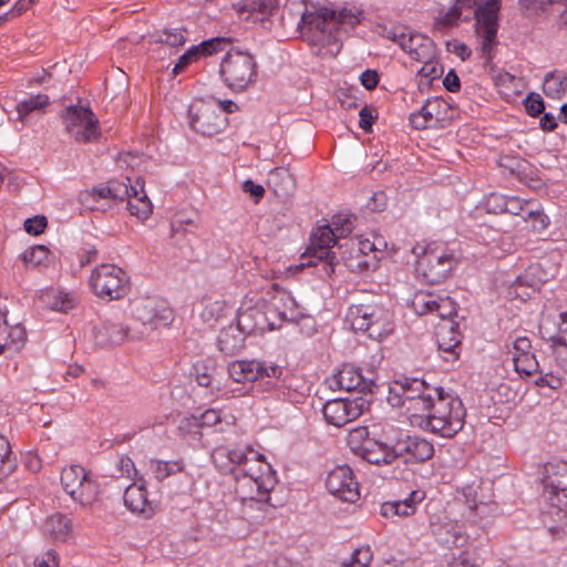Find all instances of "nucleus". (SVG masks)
<instances>
[{"label": "nucleus", "mask_w": 567, "mask_h": 567, "mask_svg": "<svg viewBox=\"0 0 567 567\" xmlns=\"http://www.w3.org/2000/svg\"><path fill=\"white\" fill-rule=\"evenodd\" d=\"M128 329L121 323L104 322L97 330L95 338L102 346H113L124 342L127 338Z\"/></svg>", "instance_id": "32"}, {"label": "nucleus", "mask_w": 567, "mask_h": 567, "mask_svg": "<svg viewBox=\"0 0 567 567\" xmlns=\"http://www.w3.org/2000/svg\"><path fill=\"white\" fill-rule=\"evenodd\" d=\"M326 487L330 494L343 502L355 503L360 498L359 484L348 465H340L328 473Z\"/></svg>", "instance_id": "17"}, {"label": "nucleus", "mask_w": 567, "mask_h": 567, "mask_svg": "<svg viewBox=\"0 0 567 567\" xmlns=\"http://www.w3.org/2000/svg\"><path fill=\"white\" fill-rule=\"evenodd\" d=\"M398 427L390 423L352 429L347 443L354 455L374 465H390L396 458L394 434Z\"/></svg>", "instance_id": "4"}, {"label": "nucleus", "mask_w": 567, "mask_h": 567, "mask_svg": "<svg viewBox=\"0 0 567 567\" xmlns=\"http://www.w3.org/2000/svg\"><path fill=\"white\" fill-rule=\"evenodd\" d=\"M89 284L95 296L109 301L123 299L131 289L127 274L113 264H102L94 268Z\"/></svg>", "instance_id": "10"}, {"label": "nucleus", "mask_w": 567, "mask_h": 567, "mask_svg": "<svg viewBox=\"0 0 567 567\" xmlns=\"http://www.w3.org/2000/svg\"><path fill=\"white\" fill-rule=\"evenodd\" d=\"M503 200V210L512 215H520L525 206L529 205V202H523L518 197H505Z\"/></svg>", "instance_id": "63"}, {"label": "nucleus", "mask_w": 567, "mask_h": 567, "mask_svg": "<svg viewBox=\"0 0 567 567\" xmlns=\"http://www.w3.org/2000/svg\"><path fill=\"white\" fill-rule=\"evenodd\" d=\"M235 327L238 328L245 337L264 332L266 329V315L257 308H249L238 315L237 324Z\"/></svg>", "instance_id": "28"}, {"label": "nucleus", "mask_w": 567, "mask_h": 567, "mask_svg": "<svg viewBox=\"0 0 567 567\" xmlns=\"http://www.w3.org/2000/svg\"><path fill=\"white\" fill-rule=\"evenodd\" d=\"M535 385L544 388L547 386L551 390H557L563 386V379L553 372L542 374L535 380Z\"/></svg>", "instance_id": "62"}, {"label": "nucleus", "mask_w": 567, "mask_h": 567, "mask_svg": "<svg viewBox=\"0 0 567 567\" xmlns=\"http://www.w3.org/2000/svg\"><path fill=\"white\" fill-rule=\"evenodd\" d=\"M437 104L430 100L421 107L419 112L412 113L410 116V123L415 130H424L430 126V123L434 120L432 106Z\"/></svg>", "instance_id": "41"}, {"label": "nucleus", "mask_w": 567, "mask_h": 567, "mask_svg": "<svg viewBox=\"0 0 567 567\" xmlns=\"http://www.w3.org/2000/svg\"><path fill=\"white\" fill-rule=\"evenodd\" d=\"M525 221L532 224V227L535 231L542 233L549 225V217L540 210L528 209L526 215L523 216Z\"/></svg>", "instance_id": "50"}, {"label": "nucleus", "mask_w": 567, "mask_h": 567, "mask_svg": "<svg viewBox=\"0 0 567 567\" xmlns=\"http://www.w3.org/2000/svg\"><path fill=\"white\" fill-rule=\"evenodd\" d=\"M373 555L369 546L357 548L351 555V563L344 567H369Z\"/></svg>", "instance_id": "51"}, {"label": "nucleus", "mask_w": 567, "mask_h": 567, "mask_svg": "<svg viewBox=\"0 0 567 567\" xmlns=\"http://www.w3.org/2000/svg\"><path fill=\"white\" fill-rule=\"evenodd\" d=\"M484 563L477 547H468L453 558L452 567H478Z\"/></svg>", "instance_id": "40"}, {"label": "nucleus", "mask_w": 567, "mask_h": 567, "mask_svg": "<svg viewBox=\"0 0 567 567\" xmlns=\"http://www.w3.org/2000/svg\"><path fill=\"white\" fill-rule=\"evenodd\" d=\"M48 226V220L44 216L38 215L32 218H28L24 221V229L28 234L40 235Z\"/></svg>", "instance_id": "60"}, {"label": "nucleus", "mask_w": 567, "mask_h": 567, "mask_svg": "<svg viewBox=\"0 0 567 567\" xmlns=\"http://www.w3.org/2000/svg\"><path fill=\"white\" fill-rule=\"evenodd\" d=\"M361 10L352 11L343 8L336 11L328 7L306 9L301 16L299 28L301 35L309 45L318 48L317 55L336 56L341 50L338 33L341 25L354 28L361 22Z\"/></svg>", "instance_id": "2"}, {"label": "nucleus", "mask_w": 567, "mask_h": 567, "mask_svg": "<svg viewBox=\"0 0 567 567\" xmlns=\"http://www.w3.org/2000/svg\"><path fill=\"white\" fill-rule=\"evenodd\" d=\"M544 94L553 100H560L567 92V74L563 70H553L544 78Z\"/></svg>", "instance_id": "31"}, {"label": "nucleus", "mask_w": 567, "mask_h": 567, "mask_svg": "<svg viewBox=\"0 0 567 567\" xmlns=\"http://www.w3.org/2000/svg\"><path fill=\"white\" fill-rule=\"evenodd\" d=\"M337 257L339 264L342 261L344 267L351 272H364L370 269L372 264L369 255H362L359 251L352 252L351 246L347 241L338 245Z\"/></svg>", "instance_id": "26"}, {"label": "nucleus", "mask_w": 567, "mask_h": 567, "mask_svg": "<svg viewBox=\"0 0 567 567\" xmlns=\"http://www.w3.org/2000/svg\"><path fill=\"white\" fill-rule=\"evenodd\" d=\"M352 228L350 219L338 217L332 220V226L324 224L313 229L308 251L318 259V262H313V265L321 266V271L326 277L331 278L339 266L337 250H333L336 246L338 247L337 239L346 238L351 234Z\"/></svg>", "instance_id": "6"}, {"label": "nucleus", "mask_w": 567, "mask_h": 567, "mask_svg": "<svg viewBox=\"0 0 567 567\" xmlns=\"http://www.w3.org/2000/svg\"><path fill=\"white\" fill-rule=\"evenodd\" d=\"M409 28L399 23H378L374 33L396 43L401 48V43L405 41Z\"/></svg>", "instance_id": "37"}, {"label": "nucleus", "mask_w": 567, "mask_h": 567, "mask_svg": "<svg viewBox=\"0 0 567 567\" xmlns=\"http://www.w3.org/2000/svg\"><path fill=\"white\" fill-rule=\"evenodd\" d=\"M396 458L404 457L405 462L422 463L430 460L434 454L433 444L420 436H411L398 432L394 434Z\"/></svg>", "instance_id": "18"}, {"label": "nucleus", "mask_w": 567, "mask_h": 567, "mask_svg": "<svg viewBox=\"0 0 567 567\" xmlns=\"http://www.w3.org/2000/svg\"><path fill=\"white\" fill-rule=\"evenodd\" d=\"M249 449H227V447H217L214 450L212 454L213 463L216 467H218L224 473H230L234 476L235 467H238L246 462V460L250 456L248 453Z\"/></svg>", "instance_id": "24"}, {"label": "nucleus", "mask_w": 567, "mask_h": 567, "mask_svg": "<svg viewBox=\"0 0 567 567\" xmlns=\"http://www.w3.org/2000/svg\"><path fill=\"white\" fill-rule=\"evenodd\" d=\"M61 117L66 132L76 142L90 143L99 138V121L90 107L70 105L62 111Z\"/></svg>", "instance_id": "11"}, {"label": "nucleus", "mask_w": 567, "mask_h": 567, "mask_svg": "<svg viewBox=\"0 0 567 567\" xmlns=\"http://www.w3.org/2000/svg\"><path fill=\"white\" fill-rule=\"evenodd\" d=\"M226 40L224 38H213L206 41H203L198 45H196L200 56H208L214 53H217L223 50V45Z\"/></svg>", "instance_id": "55"}, {"label": "nucleus", "mask_w": 567, "mask_h": 567, "mask_svg": "<svg viewBox=\"0 0 567 567\" xmlns=\"http://www.w3.org/2000/svg\"><path fill=\"white\" fill-rule=\"evenodd\" d=\"M239 19L256 23L269 13L268 6L264 1L250 0L235 6Z\"/></svg>", "instance_id": "35"}, {"label": "nucleus", "mask_w": 567, "mask_h": 567, "mask_svg": "<svg viewBox=\"0 0 567 567\" xmlns=\"http://www.w3.org/2000/svg\"><path fill=\"white\" fill-rule=\"evenodd\" d=\"M272 307L282 321L297 322L303 317L295 298L286 291H280L274 298Z\"/></svg>", "instance_id": "29"}, {"label": "nucleus", "mask_w": 567, "mask_h": 567, "mask_svg": "<svg viewBox=\"0 0 567 567\" xmlns=\"http://www.w3.org/2000/svg\"><path fill=\"white\" fill-rule=\"evenodd\" d=\"M284 375V368L274 362L266 360H258V381H266L267 390L277 388H290L288 378Z\"/></svg>", "instance_id": "27"}, {"label": "nucleus", "mask_w": 567, "mask_h": 567, "mask_svg": "<svg viewBox=\"0 0 567 567\" xmlns=\"http://www.w3.org/2000/svg\"><path fill=\"white\" fill-rule=\"evenodd\" d=\"M200 56L196 45L189 48L184 54L178 58L177 63L175 64L173 72L178 74L183 72L189 64L197 61Z\"/></svg>", "instance_id": "56"}, {"label": "nucleus", "mask_w": 567, "mask_h": 567, "mask_svg": "<svg viewBox=\"0 0 567 567\" xmlns=\"http://www.w3.org/2000/svg\"><path fill=\"white\" fill-rule=\"evenodd\" d=\"M219 73L224 84L235 93L247 91L257 80V62L252 54L229 51L220 62Z\"/></svg>", "instance_id": "9"}, {"label": "nucleus", "mask_w": 567, "mask_h": 567, "mask_svg": "<svg viewBox=\"0 0 567 567\" xmlns=\"http://www.w3.org/2000/svg\"><path fill=\"white\" fill-rule=\"evenodd\" d=\"M516 372L519 374L532 375L538 370V362L535 354H525L522 357H513Z\"/></svg>", "instance_id": "48"}, {"label": "nucleus", "mask_w": 567, "mask_h": 567, "mask_svg": "<svg viewBox=\"0 0 567 567\" xmlns=\"http://www.w3.org/2000/svg\"><path fill=\"white\" fill-rule=\"evenodd\" d=\"M47 297L54 299L51 305L53 310L68 312L75 307V298L68 292L51 291L47 293Z\"/></svg>", "instance_id": "47"}, {"label": "nucleus", "mask_w": 567, "mask_h": 567, "mask_svg": "<svg viewBox=\"0 0 567 567\" xmlns=\"http://www.w3.org/2000/svg\"><path fill=\"white\" fill-rule=\"evenodd\" d=\"M423 66L419 71L422 78L429 79L430 82L441 78L443 75V66L432 59L423 60Z\"/></svg>", "instance_id": "52"}, {"label": "nucleus", "mask_w": 567, "mask_h": 567, "mask_svg": "<svg viewBox=\"0 0 567 567\" xmlns=\"http://www.w3.org/2000/svg\"><path fill=\"white\" fill-rule=\"evenodd\" d=\"M151 468L155 478L162 482L171 475L183 472L184 464L182 461H152Z\"/></svg>", "instance_id": "39"}, {"label": "nucleus", "mask_w": 567, "mask_h": 567, "mask_svg": "<svg viewBox=\"0 0 567 567\" xmlns=\"http://www.w3.org/2000/svg\"><path fill=\"white\" fill-rule=\"evenodd\" d=\"M461 19V12L452 6L446 12H443L435 18L434 28L440 32H445L449 29L456 27Z\"/></svg>", "instance_id": "44"}, {"label": "nucleus", "mask_w": 567, "mask_h": 567, "mask_svg": "<svg viewBox=\"0 0 567 567\" xmlns=\"http://www.w3.org/2000/svg\"><path fill=\"white\" fill-rule=\"evenodd\" d=\"M439 299L440 297L431 292L419 291L414 295L411 306L420 316L434 313Z\"/></svg>", "instance_id": "38"}, {"label": "nucleus", "mask_w": 567, "mask_h": 567, "mask_svg": "<svg viewBox=\"0 0 567 567\" xmlns=\"http://www.w3.org/2000/svg\"><path fill=\"white\" fill-rule=\"evenodd\" d=\"M478 0H455L453 7L461 12L462 19L468 21L471 14L475 17V9L478 8Z\"/></svg>", "instance_id": "61"}, {"label": "nucleus", "mask_w": 567, "mask_h": 567, "mask_svg": "<svg viewBox=\"0 0 567 567\" xmlns=\"http://www.w3.org/2000/svg\"><path fill=\"white\" fill-rule=\"evenodd\" d=\"M388 401L405 410L410 422L442 437H453L464 426L462 400L423 379L403 378L389 386Z\"/></svg>", "instance_id": "1"}, {"label": "nucleus", "mask_w": 567, "mask_h": 567, "mask_svg": "<svg viewBox=\"0 0 567 567\" xmlns=\"http://www.w3.org/2000/svg\"><path fill=\"white\" fill-rule=\"evenodd\" d=\"M369 408L370 400L363 396L353 400L336 399L328 401L323 405L322 413L327 423L341 427L357 420Z\"/></svg>", "instance_id": "14"}, {"label": "nucleus", "mask_w": 567, "mask_h": 567, "mask_svg": "<svg viewBox=\"0 0 567 567\" xmlns=\"http://www.w3.org/2000/svg\"><path fill=\"white\" fill-rule=\"evenodd\" d=\"M467 537L462 532L461 527L454 523V530L451 533L450 537H441V545L445 547H462L466 543Z\"/></svg>", "instance_id": "58"}, {"label": "nucleus", "mask_w": 567, "mask_h": 567, "mask_svg": "<svg viewBox=\"0 0 567 567\" xmlns=\"http://www.w3.org/2000/svg\"><path fill=\"white\" fill-rule=\"evenodd\" d=\"M347 318L354 331L377 341H382L394 330L393 313L379 303L352 305Z\"/></svg>", "instance_id": "7"}, {"label": "nucleus", "mask_w": 567, "mask_h": 567, "mask_svg": "<svg viewBox=\"0 0 567 567\" xmlns=\"http://www.w3.org/2000/svg\"><path fill=\"white\" fill-rule=\"evenodd\" d=\"M502 0H486L483 4L475 9V16L499 19Z\"/></svg>", "instance_id": "59"}, {"label": "nucleus", "mask_w": 567, "mask_h": 567, "mask_svg": "<svg viewBox=\"0 0 567 567\" xmlns=\"http://www.w3.org/2000/svg\"><path fill=\"white\" fill-rule=\"evenodd\" d=\"M436 339L439 350L446 354V361H453L458 357L462 336L458 331V324L454 320L441 322L437 326Z\"/></svg>", "instance_id": "19"}, {"label": "nucleus", "mask_w": 567, "mask_h": 567, "mask_svg": "<svg viewBox=\"0 0 567 567\" xmlns=\"http://www.w3.org/2000/svg\"><path fill=\"white\" fill-rule=\"evenodd\" d=\"M186 32L185 29H165L157 35L156 42L164 43L172 48H178L186 42Z\"/></svg>", "instance_id": "46"}, {"label": "nucleus", "mask_w": 567, "mask_h": 567, "mask_svg": "<svg viewBox=\"0 0 567 567\" xmlns=\"http://www.w3.org/2000/svg\"><path fill=\"white\" fill-rule=\"evenodd\" d=\"M250 456L243 465L235 467V492L241 498L243 512L251 519H264L265 515H250L249 511L257 508L265 512L269 493L275 488L277 480L269 464L264 463V455L248 450Z\"/></svg>", "instance_id": "3"}, {"label": "nucleus", "mask_w": 567, "mask_h": 567, "mask_svg": "<svg viewBox=\"0 0 567 567\" xmlns=\"http://www.w3.org/2000/svg\"><path fill=\"white\" fill-rule=\"evenodd\" d=\"M117 471L123 477L131 478L133 475L136 474L135 464L132 461L131 457L126 455H122L118 457L117 464H116Z\"/></svg>", "instance_id": "64"}, {"label": "nucleus", "mask_w": 567, "mask_h": 567, "mask_svg": "<svg viewBox=\"0 0 567 567\" xmlns=\"http://www.w3.org/2000/svg\"><path fill=\"white\" fill-rule=\"evenodd\" d=\"M49 103L50 99L47 94L32 95L29 99L19 102L16 106V121L24 124L29 114L35 111H43L49 105Z\"/></svg>", "instance_id": "34"}, {"label": "nucleus", "mask_w": 567, "mask_h": 567, "mask_svg": "<svg viewBox=\"0 0 567 567\" xmlns=\"http://www.w3.org/2000/svg\"><path fill=\"white\" fill-rule=\"evenodd\" d=\"M434 313H436L443 322L453 320V318L457 316L456 303L450 297H440Z\"/></svg>", "instance_id": "49"}, {"label": "nucleus", "mask_w": 567, "mask_h": 567, "mask_svg": "<svg viewBox=\"0 0 567 567\" xmlns=\"http://www.w3.org/2000/svg\"><path fill=\"white\" fill-rule=\"evenodd\" d=\"M550 493L556 496L557 501L563 505L567 501V475L565 477H550L547 483Z\"/></svg>", "instance_id": "53"}, {"label": "nucleus", "mask_w": 567, "mask_h": 567, "mask_svg": "<svg viewBox=\"0 0 567 567\" xmlns=\"http://www.w3.org/2000/svg\"><path fill=\"white\" fill-rule=\"evenodd\" d=\"M192 128L203 136H214L223 132L227 125V117L214 104L199 103L189 110Z\"/></svg>", "instance_id": "15"}, {"label": "nucleus", "mask_w": 567, "mask_h": 567, "mask_svg": "<svg viewBox=\"0 0 567 567\" xmlns=\"http://www.w3.org/2000/svg\"><path fill=\"white\" fill-rule=\"evenodd\" d=\"M130 188V196L125 199L127 202V209L131 215L140 219H146L152 213V203L146 194L142 190V195L134 187Z\"/></svg>", "instance_id": "33"}, {"label": "nucleus", "mask_w": 567, "mask_h": 567, "mask_svg": "<svg viewBox=\"0 0 567 567\" xmlns=\"http://www.w3.org/2000/svg\"><path fill=\"white\" fill-rule=\"evenodd\" d=\"M49 254L50 250L45 246L39 245L28 248L21 258L25 265L38 267L48 260Z\"/></svg>", "instance_id": "43"}, {"label": "nucleus", "mask_w": 567, "mask_h": 567, "mask_svg": "<svg viewBox=\"0 0 567 567\" xmlns=\"http://www.w3.org/2000/svg\"><path fill=\"white\" fill-rule=\"evenodd\" d=\"M526 112L532 117L539 116L545 110L544 100L537 93H529L524 102Z\"/></svg>", "instance_id": "54"}, {"label": "nucleus", "mask_w": 567, "mask_h": 567, "mask_svg": "<svg viewBox=\"0 0 567 567\" xmlns=\"http://www.w3.org/2000/svg\"><path fill=\"white\" fill-rule=\"evenodd\" d=\"M333 382L340 390L358 392L363 395H372L379 388L375 369H363L351 363L341 367L334 374Z\"/></svg>", "instance_id": "12"}, {"label": "nucleus", "mask_w": 567, "mask_h": 567, "mask_svg": "<svg viewBox=\"0 0 567 567\" xmlns=\"http://www.w3.org/2000/svg\"><path fill=\"white\" fill-rule=\"evenodd\" d=\"M246 337L234 324L220 330L217 347L225 355H236L245 348Z\"/></svg>", "instance_id": "25"}, {"label": "nucleus", "mask_w": 567, "mask_h": 567, "mask_svg": "<svg viewBox=\"0 0 567 567\" xmlns=\"http://www.w3.org/2000/svg\"><path fill=\"white\" fill-rule=\"evenodd\" d=\"M425 498L420 489L412 491L404 499L388 501L381 504L380 515L384 518L409 517L415 514L417 505Z\"/></svg>", "instance_id": "20"}, {"label": "nucleus", "mask_w": 567, "mask_h": 567, "mask_svg": "<svg viewBox=\"0 0 567 567\" xmlns=\"http://www.w3.org/2000/svg\"><path fill=\"white\" fill-rule=\"evenodd\" d=\"M124 504L133 513L145 518L152 517L157 511L158 504L148 499L144 485L132 484L124 492Z\"/></svg>", "instance_id": "21"}, {"label": "nucleus", "mask_w": 567, "mask_h": 567, "mask_svg": "<svg viewBox=\"0 0 567 567\" xmlns=\"http://www.w3.org/2000/svg\"><path fill=\"white\" fill-rule=\"evenodd\" d=\"M60 480L64 492L82 508H92L101 501L102 485L90 470L76 464L65 466Z\"/></svg>", "instance_id": "8"}, {"label": "nucleus", "mask_w": 567, "mask_h": 567, "mask_svg": "<svg viewBox=\"0 0 567 567\" xmlns=\"http://www.w3.org/2000/svg\"><path fill=\"white\" fill-rule=\"evenodd\" d=\"M558 0H519L520 9L525 14H535L545 11L549 4Z\"/></svg>", "instance_id": "57"}, {"label": "nucleus", "mask_w": 567, "mask_h": 567, "mask_svg": "<svg viewBox=\"0 0 567 567\" xmlns=\"http://www.w3.org/2000/svg\"><path fill=\"white\" fill-rule=\"evenodd\" d=\"M130 196V188L120 181H110L106 184H100L82 195V200L89 199L97 202L99 199H110L114 203L124 202Z\"/></svg>", "instance_id": "23"}, {"label": "nucleus", "mask_w": 567, "mask_h": 567, "mask_svg": "<svg viewBox=\"0 0 567 567\" xmlns=\"http://www.w3.org/2000/svg\"><path fill=\"white\" fill-rule=\"evenodd\" d=\"M133 317L152 329L167 326L173 320V310L164 299L155 296L137 297L131 301Z\"/></svg>", "instance_id": "13"}, {"label": "nucleus", "mask_w": 567, "mask_h": 567, "mask_svg": "<svg viewBox=\"0 0 567 567\" xmlns=\"http://www.w3.org/2000/svg\"><path fill=\"white\" fill-rule=\"evenodd\" d=\"M44 532L54 539L65 540L71 530L70 519L58 513L47 518L44 523Z\"/></svg>", "instance_id": "36"}, {"label": "nucleus", "mask_w": 567, "mask_h": 567, "mask_svg": "<svg viewBox=\"0 0 567 567\" xmlns=\"http://www.w3.org/2000/svg\"><path fill=\"white\" fill-rule=\"evenodd\" d=\"M16 467V461L12 457V451L9 441L0 436V475L10 474Z\"/></svg>", "instance_id": "45"}, {"label": "nucleus", "mask_w": 567, "mask_h": 567, "mask_svg": "<svg viewBox=\"0 0 567 567\" xmlns=\"http://www.w3.org/2000/svg\"><path fill=\"white\" fill-rule=\"evenodd\" d=\"M475 16V37L478 44L481 58L484 60V68H493V60L497 53L499 41L497 39L499 19Z\"/></svg>", "instance_id": "16"}, {"label": "nucleus", "mask_w": 567, "mask_h": 567, "mask_svg": "<svg viewBox=\"0 0 567 567\" xmlns=\"http://www.w3.org/2000/svg\"><path fill=\"white\" fill-rule=\"evenodd\" d=\"M401 49L415 61H423L435 56L434 41L419 32L409 30L405 41L401 43Z\"/></svg>", "instance_id": "22"}, {"label": "nucleus", "mask_w": 567, "mask_h": 567, "mask_svg": "<svg viewBox=\"0 0 567 567\" xmlns=\"http://www.w3.org/2000/svg\"><path fill=\"white\" fill-rule=\"evenodd\" d=\"M227 371L237 383L258 381V360H235L228 364Z\"/></svg>", "instance_id": "30"}, {"label": "nucleus", "mask_w": 567, "mask_h": 567, "mask_svg": "<svg viewBox=\"0 0 567 567\" xmlns=\"http://www.w3.org/2000/svg\"><path fill=\"white\" fill-rule=\"evenodd\" d=\"M416 255V272L430 285H437L450 278L462 260V252L446 243H430L413 248Z\"/></svg>", "instance_id": "5"}, {"label": "nucleus", "mask_w": 567, "mask_h": 567, "mask_svg": "<svg viewBox=\"0 0 567 567\" xmlns=\"http://www.w3.org/2000/svg\"><path fill=\"white\" fill-rule=\"evenodd\" d=\"M494 84L502 91L504 94H516L519 92L518 84L519 79H517L515 75L511 74L506 71H498L494 75Z\"/></svg>", "instance_id": "42"}]
</instances>
